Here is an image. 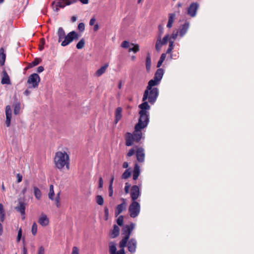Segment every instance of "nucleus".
I'll list each match as a JSON object with an SVG mask.
<instances>
[{"instance_id":"1","label":"nucleus","mask_w":254,"mask_h":254,"mask_svg":"<svg viewBox=\"0 0 254 254\" xmlns=\"http://www.w3.org/2000/svg\"><path fill=\"white\" fill-rule=\"evenodd\" d=\"M139 118L138 123L134 127L132 133L127 132L125 134L126 145L127 146H132L134 142H139L142 136L141 130L146 127L149 122V112L150 106L148 102H143L139 105Z\"/></svg>"},{"instance_id":"2","label":"nucleus","mask_w":254,"mask_h":254,"mask_svg":"<svg viewBox=\"0 0 254 254\" xmlns=\"http://www.w3.org/2000/svg\"><path fill=\"white\" fill-rule=\"evenodd\" d=\"M54 161L56 167L59 170H62L65 166L67 169H69V157L65 151L56 152Z\"/></svg>"},{"instance_id":"3","label":"nucleus","mask_w":254,"mask_h":254,"mask_svg":"<svg viewBox=\"0 0 254 254\" xmlns=\"http://www.w3.org/2000/svg\"><path fill=\"white\" fill-rule=\"evenodd\" d=\"M158 95L159 89L158 88L154 87L151 89H148V88H146L143 93L142 101L153 105L156 102Z\"/></svg>"},{"instance_id":"4","label":"nucleus","mask_w":254,"mask_h":254,"mask_svg":"<svg viewBox=\"0 0 254 254\" xmlns=\"http://www.w3.org/2000/svg\"><path fill=\"white\" fill-rule=\"evenodd\" d=\"M135 224L131 223L129 225H126L122 229L123 234L125 237L121 241V245L122 247L127 246V242L128 241L130 234L133 230Z\"/></svg>"},{"instance_id":"5","label":"nucleus","mask_w":254,"mask_h":254,"mask_svg":"<svg viewBox=\"0 0 254 254\" xmlns=\"http://www.w3.org/2000/svg\"><path fill=\"white\" fill-rule=\"evenodd\" d=\"M77 0H55L52 3L53 8L55 11H58L59 7L64 8L65 5H68L75 2Z\"/></svg>"},{"instance_id":"6","label":"nucleus","mask_w":254,"mask_h":254,"mask_svg":"<svg viewBox=\"0 0 254 254\" xmlns=\"http://www.w3.org/2000/svg\"><path fill=\"white\" fill-rule=\"evenodd\" d=\"M140 211V205L139 203L136 201H132L128 207V212L131 218L137 217Z\"/></svg>"},{"instance_id":"7","label":"nucleus","mask_w":254,"mask_h":254,"mask_svg":"<svg viewBox=\"0 0 254 254\" xmlns=\"http://www.w3.org/2000/svg\"><path fill=\"white\" fill-rule=\"evenodd\" d=\"M40 77L37 73H33L28 78L27 83L29 85V88H37L40 82Z\"/></svg>"},{"instance_id":"8","label":"nucleus","mask_w":254,"mask_h":254,"mask_svg":"<svg viewBox=\"0 0 254 254\" xmlns=\"http://www.w3.org/2000/svg\"><path fill=\"white\" fill-rule=\"evenodd\" d=\"M78 35L76 32L74 31H71L66 35L64 40L61 43V46L65 47L69 45L74 40H78Z\"/></svg>"},{"instance_id":"9","label":"nucleus","mask_w":254,"mask_h":254,"mask_svg":"<svg viewBox=\"0 0 254 254\" xmlns=\"http://www.w3.org/2000/svg\"><path fill=\"white\" fill-rule=\"evenodd\" d=\"M140 195L139 187L136 185H133L130 190V196L132 201H135Z\"/></svg>"},{"instance_id":"10","label":"nucleus","mask_w":254,"mask_h":254,"mask_svg":"<svg viewBox=\"0 0 254 254\" xmlns=\"http://www.w3.org/2000/svg\"><path fill=\"white\" fill-rule=\"evenodd\" d=\"M26 205V204L24 202V200L19 199L17 206L15 207L16 211L20 213L22 216H24L25 214V210ZM24 218L25 216H23L22 219H24Z\"/></svg>"},{"instance_id":"11","label":"nucleus","mask_w":254,"mask_h":254,"mask_svg":"<svg viewBox=\"0 0 254 254\" xmlns=\"http://www.w3.org/2000/svg\"><path fill=\"white\" fill-rule=\"evenodd\" d=\"M127 246L128 251L130 253H134L136 251L137 242L134 238L130 239L128 243L127 242Z\"/></svg>"},{"instance_id":"12","label":"nucleus","mask_w":254,"mask_h":254,"mask_svg":"<svg viewBox=\"0 0 254 254\" xmlns=\"http://www.w3.org/2000/svg\"><path fill=\"white\" fill-rule=\"evenodd\" d=\"M122 200L123 201L122 203L118 205L116 207L115 212L116 217L118 216L120 213H121L123 211L126 209V200L123 198H122Z\"/></svg>"},{"instance_id":"13","label":"nucleus","mask_w":254,"mask_h":254,"mask_svg":"<svg viewBox=\"0 0 254 254\" xmlns=\"http://www.w3.org/2000/svg\"><path fill=\"white\" fill-rule=\"evenodd\" d=\"M198 7V4L196 2L192 3L188 8V13L191 17L196 15V10Z\"/></svg>"},{"instance_id":"14","label":"nucleus","mask_w":254,"mask_h":254,"mask_svg":"<svg viewBox=\"0 0 254 254\" xmlns=\"http://www.w3.org/2000/svg\"><path fill=\"white\" fill-rule=\"evenodd\" d=\"M5 115L6 120L5 125L7 127H9L10 125V122L11 119V107L9 105H7L5 107Z\"/></svg>"},{"instance_id":"15","label":"nucleus","mask_w":254,"mask_h":254,"mask_svg":"<svg viewBox=\"0 0 254 254\" xmlns=\"http://www.w3.org/2000/svg\"><path fill=\"white\" fill-rule=\"evenodd\" d=\"M190 27V23L188 21H186L185 23L182 25L180 27L179 32V36L181 37H183L187 32Z\"/></svg>"},{"instance_id":"16","label":"nucleus","mask_w":254,"mask_h":254,"mask_svg":"<svg viewBox=\"0 0 254 254\" xmlns=\"http://www.w3.org/2000/svg\"><path fill=\"white\" fill-rule=\"evenodd\" d=\"M137 160L139 162H143L144 160V150L143 148L139 147L136 152Z\"/></svg>"},{"instance_id":"17","label":"nucleus","mask_w":254,"mask_h":254,"mask_svg":"<svg viewBox=\"0 0 254 254\" xmlns=\"http://www.w3.org/2000/svg\"><path fill=\"white\" fill-rule=\"evenodd\" d=\"M2 73V77L1 78V83L2 84H10L11 83L10 80L9 75H8V74L4 68H3V69Z\"/></svg>"},{"instance_id":"18","label":"nucleus","mask_w":254,"mask_h":254,"mask_svg":"<svg viewBox=\"0 0 254 254\" xmlns=\"http://www.w3.org/2000/svg\"><path fill=\"white\" fill-rule=\"evenodd\" d=\"M164 71L163 69L162 68H158L155 72L154 78L158 80L159 82H160L163 74H164Z\"/></svg>"},{"instance_id":"19","label":"nucleus","mask_w":254,"mask_h":254,"mask_svg":"<svg viewBox=\"0 0 254 254\" xmlns=\"http://www.w3.org/2000/svg\"><path fill=\"white\" fill-rule=\"evenodd\" d=\"M122 108L121 107H118L116 109V110L115 111V122L116 124H117L119 122V121L121 120V119L122 118Z\"/></svg>"},{"instance_id":"20","label":"nucleus","mask_w":254,"mask_h":254,"mask_svg":"<svg viewBox=\"0 0 254 254\" xmlns=\"http://www.w3.org/2000/svg\"><path fill=\"white\" fill-rule=\"evenodd\" d=\"M57 35L59 37V42H62L63 41V39H64L66 36L65 31L62 27L59 28L57 32Z\"/></svg>"},{"instance_id":"21","label":"nucleus","mask_w":254,"mask_h":254,"mask_svg":"<svg viewBox=\"0 0 254 254\" xmlns=\"http://www.w3.org/2000/svg\"><path fill=\"white\" fill-rule=\"evenodd\" d=\"M108 65V64H106L104 65L101 67L96 71L95 75L98 77L102 75L106 71Z\"/></svg>"},{"instance_id":"22","label":"nucleus","mask_w":254,"mask_h":254,"mask_svg":"<svg viewBox=\"0 0 254 254\" xmlns=\"http://www.w3.org/2000/svg\"><path fill=\"white\" fill-rule=\"evenodd\" d=\"M6 59V55L4 53V49L1 47L0 49V65L2 66L4 64Z\"/></svg>"},{"instance_id":"23","label":"nucleus","mask_w":254,"mask_h":254,"mask_svg":"<svg viewBox=\"0 0 254 254\" xmlns=\"http://www.w3.org/2000/svg\"><path fill=\"white\" fill-rule=\"evenodd\" d=\"M160 83V82L153 78L149 81L146 88H148V89H151L154 88V86L159 85Z\"/></svg>"},{"instance_id":"24","label":"nucleus","mask_w":254,"mask_h":254,"mask_svg":"<svg viewBox=\"0 0 254 254\" xmlns=\"http://www.w3.org/2000/svg\"><path fill=\"white\" fill-rule=\"evenodd\" d=\"M39 223L42 226H47L49 223V220L46 215H42L39 218Z\"/></svg>"},{"instance_id":"25","label":"nucleus","mask_w":254,"mask_h":254,"mask_svg":"<svg viewBox=\"0 0 254 254\" xmlns=\"http://www.w3.org/2000/svg\"><path fill=\"white\" fill-rule=\"evenodd\" d=\"M139 174H140L139 166L137 164H136L134 166V170L133 171V179L134 180H137L139 175Z\"/></svg>"},{"instance_id":"26","label":"nucleus","mask_w":254,"mask_h":254,"mask_svg":"<svg viewBox=\"0 0 254 254\" xmlns=\"http://www.w3.org/2000/svg\"><path fill=\"white\" fill-rule=\"evenodd\" d=\"M165 44H163V42L162 41L161 38L160 36H158L156 44H155V49L157 52H159L161 50L162 46Z\"/></svg>"},{"instance_id":"27","label":"nucleus","mask_w":254,"mask_h":254,"mask_svg":"<svg viewBox=\"0 0 254 254\" xmlns=\"http://www.w3.org/2000/svg\"><path fill=\"white\" fill-rule=\"evenodd\" d=\"M146 69L147 72H149L151 65V56L149 53H148L146 58Z\"/></svg>"},{"instance_id":"28","label":"nucleus","mask_w":254,"mask_h":254,"mask_svg":"<svg viewBox=\"0 0 254 254\" xmlns=\"http://www.w3.org/2000/svg\"><path fill=\"white\" fill-rule=\"evenodd\" d=\"M119 234H120L119 227L117 225H114L113 230L111 233L112 238H116L117 237H118L119 236Z\"/></svg>"},{"instance_id":"29","label":"nucleus","mask_w":254,"mask_h":254,"mask_svg":"<svg viewBox=\"0 0 254 254\" xmlns=\"http://www.w3.org/2000/svg\"><path fill=\"white\" fill-rule=\"evenodd\" d=\"M117 252L116 244L115 243L111 242L109 243V253L110 254H115Z\"/></svg>"},{"instance_id":"30","label":"nucleus","mask_w":254,"mask_h":254,"mask_svg":"<svg viewBox=\"0 0 254 254\" xmlns=\"http://www.w3.org/2000/svg\"><path fill=\"white\" fill-rule=\"evenodd\" d=\"M42 60L41 59L39 58H35L33 62H32L31 63H30L27 67L28 68H32L37 65H38L39 64H40Z\"/></svg>"},{"instance_id":"31","label":"nucleus","mask_w":254,"mask_h":254,"mask_svg":"<svg viewBox=\"0 0 254 254\" xmlns=\"http://www.w3.org/2000/svg\"><path fill=\"white\" fill-rule=\"evenodd\" d=\"M34 193L35 197L37 199H40L41 197L42 193L41 190L36 187H34Z\"/></svg>"},{"instance_id":"32","label":"nucleus","mask_w":254,"mask_h":254,"mask_svg":"<svg viewBox=\"0 0 254 254\" xmlns=\"http://www.w3.org/2000/svg\"><path fill=\"white\" fill-rule=\"evenodd\" d=\"M55 193L54 190V186L53 185H51L50 186V190H49V193L48 194V196L50 199L53 200H54V196Z\"/></svg>"},{"instance_id":"33","label":"nucleus","mask_w":254,"mask_h":254,"mask_svg":"<svg viewBox=\"0 0 254 254\" xmlns=\"http://www.w3.org/2000/svg\"><path fill=\"white\" fill-rule=\"evenodd\" d=\"M166 57V54L163 53L161 55L160 59L157 63V67H159L161 66L163 62L165 60Z\"/></svg>"},{"instance_id":"34","label":"nucleus","mask_w":254,"mask_h":254,"mask_svg":"<svg viewBox=\"0 0 254 254\" xmlns=\"http://www.w3.org/2000/svg\"><path fill=\"white\" fill-rule=\"evenodd\" d=\"M4 217L5 213L3 209V206L1 203H0V220L1 221H3L4 220Z\"/></svg>"},{"instance_id":"35","label":"nucleus","mask_w":254,"mask_h":254,"mask_svg":"<svg viewBox=\"0 0 254 254\" xmlns=\"http://www.w3.org/2000/svg\"><path fill=\"white\" fill-rule=\"evenodd\" d=\"M132 46H133V47L129 48L128 50V52H133L134 53H136L139 50V47L138 45H134L133 44H131Z\"/></svg>"},{"instance_id":"36","label":"nucleus","mask_w":254,"mask_h":254,"mask_svg":"<svg viewBox=\"0 0 254 254\" xmlns=\"http://www.w3.org/2000/svg\"><path fill=\"white\" fill-rule=\"evenodd\" d=\"M96 201L97 203L99 205H102L104 203V198L102 196L100 195H97L96 197Z\"/></svg>"},{"instance_id":"37","label":"nucleus","mask_w":254,"mask_h":254,"mask_svg":"<svg viewBox=\"0 0 254 254\" xmlns=\"http://www.w3.org/2000/svg\"><path fill=\"white\" fill-rule=\"evenodd\" d=\"M85 44V41L83 38L81 39L76 44V48L78 49H82Z\"/></svg>"},{"instance_id":"38","label":"nucleus","mask_w":254,"mask_h":254,"mask_svg":"<svg viewBox=\"0 0 254 254\" xmlns=\"http://www.w3.org/2000/svg\"><path fill=\"white\" fill-rule=\"evenodd\" d=\"M131 175V172L128 170V169H127L125 170L124 173L123 174L122 176V178L123 179H127Z\"/></svg>"},{"instance_id":"39","label":"nucleus","mask_w":254,"mask_h":254,"mask_svg":"<svg viewBox=\"0 0 254 254\" xmlns=\"http://www.w3.org/2000/svg\"><path fill=\"white\" fill-rule=\"evenodd\" d=\"M20 110V104L19 103H17L14 105V113L15 115H17Z\"/></svg>"},{"instance_id":"40","label":"nucleus","mask_w":254,"mask_h":254,"mask_svg":"<svg viewBox=\"0 0 254 254\" xmlns=\"http://www.w3.org/2000/svg\"><path fill=\"white\" fill-rule=\"evenodd\" d=\"M56 204L57 207H60L61 206L60 203V192L57 194L56 197L55 199Z\"/></svg>"},{"instance_id":"41","label":"nucleus","mask_w":254,"mask_h":254,"mask_svg":"<svg viewBox=\"0 0 254 254\" xmlns=\"http://www.w3.org/2000/svg\"><path fill=\"white\" fill-rule=\"evenodd\" d=\"M45 43V40L44 38H41L40 41V45L39 47V49L40 51L43 50L44 48V45Z\"/></svg>"},{"instance_id":"42","label":"nucleus","mask_w":254,"mask_h":254,"mask_svg":"<svg viewBox=\"0 0 254 254\" xmlns=\"http://www.w3.org/2000/svg\"><path fill=\"white\" fill-rule=\"evenodd\" d=\"M123 221H124V217L123 215H120L119 216L117 220V224L120 226H122L123 225Z\"/></svg>"},{"instance_id":"43","label":"nucleus","mask_w":254,"mask_h":254,"mask_svg":"<svg viewBox=\"0 0 254 254\" xmlns=\"http://www.w3.org/2000/svg\"><path fill=\"white\" fill-rule=\"evenodd\" d=\"M119 246H120L121 249L119 251H118V252H116L115 254H126L125 252L124 248L126 246H124V247L123 246L122 247V246L121 245V242H120Z\"/></svg>"},{"instance_id":"44","label":"nucleus","mask_w":254,"mask_h":254,"mask_svg":"<svg viewBox=\"0 0 254 254\" xmlns=\"http://www.w3.org/2000/svg\"><path fill=\"white\" fill-rule=\"evenodd\" d=\"M37 231V225L36 223H34L32 226L31 231L33 235H35Z\"/></svg>"},{"instance_id":"45","label":"nucleus","mask_w":254,"mask_h":254,"mask_svg":"<svg viewBox=\"0 0 254 254\" xmlns=\"http://www.w3.org/2000/svg\"><path fill=\"white\" fill-rule=\"evenodd\" d=\"M175 16H176V15L175 13H170L169 14L168 22L173 23Z\"/></svg>"},{"instance_id":"46","label":"nucleus","mask_w":254,"mask_h":254,"mask_svg":"<svg viewBox=\"0 0 254 254\" xmlns=\"http://www.w3.org/2000/svg\"><path fill=\"white\" fill-rule=\"evenodd\" d=\"M130 44L127 41H124L122 42L121 44L122 47L123 48H127L129 47Z\"/></svg>"},{"instance_id":"47","label":"nucleus","mask_w":254,"mask_h":254,"mask_svg":"<svg viewBox=\"0 0 254 254\" xmlns=\"http://www.w3.org/2000/svg\"><path fill=\"white\" fill-rule=\"evenodd\" d=\"M178 34H179L178 31H174L171 36L170 39L171 40V39H173V40H175L177 38Z\"/></svg>"},{"instance_id":"48","label":"nucleus","mask_w":254,"mask_h":254,"mask_svg":"<svg viewBox=\"0 0 254 254\" xmlns=\"http://www.w3.org/2000/svg\"><path fill=\"white\" fill-rule=\"evenodd\" d=\"M158 30H159V33L158 34V37L160 36V38H161L162 35L163 33V27L162 25H159L158 26Z\"/></svg>"},{"instance_id":"49","label":"nucleus","mask_w":254,"mask_h":254,"mask_svg":"<svg viewBox=\"0 0 254 254\" xmlns=\"http://www.w3.org/2000/svg\"><path fill=\"white\" fill-rule=\"evenodd\" d=\"M105 220H107L109 217V209L107 207H104Z\"/></svg>"},{"instance_id":"50","label":"nucleus","mask_w":254,"mask_h":254,"mask_svg":"<svg viewBox=\"0 0 254 254\" xmlns=\"http://www.w3.org/2000/svg\"><path fill=\"white\" fill-rule=\"evenodd\" d=\"M78 29L81 31L83 32L85 29V25L82 22L80 23L78 25Z\"/></svg>"},{"instance_id":"51","label":"nucleus","mask_w":254,"mask_h":254,"mask_svg":"<svg viewBox=\"0 0 254 254\" xmlns=\"http://www.w3.org/2000/svg\"><path fill=\"white\" fill-rule=\"evenodd\" d=\"M22 237V230L21 229H19L18 232L17 237L16 239V241L17 242H19L21 240Z\"/></svg>"},{"instance_id":"52","label":"nucleus","mask_w":254,"mask_h":254,"mask_svg":"<svg viewBox=\"0 0 254 254\" xmlns=\"http://www.w3.org/2000/svg\"><path fill=\"white\" fill-rule=\"evenodd\" d=\"M130 187V185L128 183H126L125 187V191L126 193H128L129 192V189Z\"/></svg>"},{"instance_id":"53","label":"nucleus","mask_w":254,"mask_h":254,"mask_svg":"<svg viewBox=\"0 0 254 254\" xmlns=\"http://www.w3.org/2000/svg\"><path fill=\"white\" fill-rule=\"evenodd\" d=\"M135 153V150L134 148H131L128 152L127 154V156L128 157H130L132 156Z\"/></svg>"},{"instance_id":"54","label":"nucleus","mask_w":254,"mask_h":254,"mask_svg":"<svg viewBox=\"0 0 254 254\" xmlns=\"http://www.w3.org/2000/svg\"><path fill=\"white\" fill-rule=\"evenodd\" d=\"M169 38V35L166 34L164 38H163V40L162 41L163 42V44H166Z\"/></svg>"},{"instance_id":"55","label":"nucleus","mask_w":254,"mask_h":254,"mask_svg":"<svg viewBox=\"0 0 254 254\" xmlns=\"http://www.w3.org/2000/svg\"><path fill=\"white\" fill-rule=\"evenodd\" d=\"M72 254H79V250L77 247H73L72 251Z\"/></svg>"},{"instance_id":"56","label":"nucleus","mask_w":254,"mask_h":254,"mask_svg":"<svg viewBox=\"0 0 254 254\" xmlns=\"http://www.w3.org/2000/svg\"><path fill=\"white\" fill-rule=\"evenodd\" d=\"M103 181L102 177H100L99 179V185L98 188L101 189L103 188Z\"/></svg>"},{"instance_id":"57","label":"nucleus","mask_w":254,"mask_h":254,"mask_svg":"<svg viewBox=\"0 0 254 254\" xmlns=\"http://www.w3.org/2000/svg\"><path fill=\"white\" fill-rule=\"evenodd\" d=\"M16 178L17 179V183H19L22 181V176L20 174H19V173L17 174Z\"/></svg>"},{"instance_id":"58","label":"nucleus","mask_w":254,"mask_h":254,"mask_svg":"<svg viewBox=\"0 0 254 254\" xmlns=\"http://www.w3.org/2000/svg\"><path fill=\"white\" fill-rule=\"evenodd\" d=\"M113 195V187H109V195L112 197Z\"/></svg>"},{"instance_id":"59","label":"nucleus","mask_w":254,"mask_h":254,"mask_svg":"<svg viewBox=\"0 0 254 254\" xmlns=\"http://www.w3.org/2000/svg\"><path fill=\"white\" fill-rule=\"evenodd\" d=\"M173 47H174V41L170 39L169 40V48H171V49H173Z\"/></svg>"},{"instance_id":"60","label":"nucleus","mask_w":254,"mask_h":254,"mask_svg":"<svg viewBox=\"0 0 254 254\" xmlns=\"http://www.w3.org/2000/svg\"><path fill=\"white\" fill-rule=\"evenodd\" d=\"M38 254H44V249L42 246L40 247Z\"/></svg>"},{"instance_id":"61","label":"nucleus","mask_w":254,"mask_h":254,"mask_svg":"<svg viewBox=\"0 0 254 254\" xmlns=\"http://www.w3.org/2000/svg\"><path fill=\"white\" fill-rule=\"evenodd\" d=\"M44 70V68L43 66H40L37 68V71L38 73H41Z\"/></svg>"},{"instance_id":"62","label":"nucleus","mask_w":254,"mask_h":254,"mask_svg":"<svg viewBox=\"0 0 254 254\" xmlns=\"http://www.w3.org/2000/svg\"><path fill=\"white\" fill-rule=\"evenodd\" d=\"M95 21H96V19L94 17H92L89 21L90 25H91V26L93 25L95 23Z\"/></svg>"},{"instance_id":"63","label":"nucleus","mask_w":254,"mask_h":254,"mask_svg":"<svg viewBox=\"0 0 254 254\" xmlns=\"http://www.w3.org/2000/svg\"><path fill=\"white\" fill-rule=\"evenodd\" d=\"M114 176H112L111 177V178L110 179V183H109V187H113V182H114Z\"/></svg>"},{"instance_id":"64","label":"nucleus","mask_w":254,"mask_h":254,"mask_svg":"<svg viewBox=\"0 0 254 254\" xmlns=\"http://www.w3.org/2000/svg\"><path fill=\"white\" fill-rule=\"evenodd\" d=\"M30 94V91L28 90V89H26L24 92V94L26 96H28L29 94Z\"/></svg>"}]
</instances>
